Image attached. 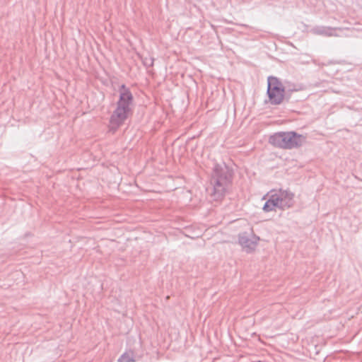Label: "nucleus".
<instances>
[{"label":"nucleus","instance_id":"nucleus-5","mask_svg":"<svg viewBox=\"0 0 362 362\" xmlns=\"http://www.w3.org/2000/svg\"><path fill=\"white\" fill-rule=\"evenodd\" d=\"M267 94L272 104H279L284 99L282 92H267Z\"/></svg>","mask_w":362,"mask_h":362},{"label":"nucleus","instance_id":"nucleus-6","mask_svg":"<svg viewBox=\"0 0 362 362\" xmlns=\"http://www.w3.org/2000/svg\"><path fill=\"white\" fill-rule=\"evenodd\" d=\"M276 206V205L275 204L274 201L271 197L270 199L265 203L263 209L264 211L268 212L274 210Z\"/></svg>","mask_w":362,"mask_h":362},{"label":"nucleus","instance_id":"nucleus-7","mask_svg":"<svg viewBox=\"0 0 362 362\" xmlns=\"http://www.w3.org/2000/svg\"><path fill=\"white\" fill-rule=\"evenodd\" d=\"M221 186L219 185V183H218L216 186H215V191L216 192H221V197H223V195L224 194L226 189L225 187L222 188V189H220Z\"/></svg>","mask_w":362,"mask_h":362},{"label":"nucleus","instance_id":"nucleus-3","mask_svg":"<svg viewBox=\"0 0 362 362\" xmlns=\"http://www.w3.org/2000/svg\"><path fill=\"white\" fill-rule=\"evenodd\" d=\"M272 197L276 206L283 208L290 205L293 195L288 192L280 190L272 194Z\"/></svg>","mask_w":362,"mask_h":362},{"label":"nucleus","instance_id":"nucleus-1","mask_svg":"<svg viewBox=\"0 0 362 362\" xmlns=\"http://www.w3.org/2000/svg\"><path fill=\"white\" fill-rule=\"evenodd\" d=\"M132 96L130 92H122L117 107L111 116L109 124L110 131L115 132L132 114Z\"/></svg>","mask_w":362,"mask_h":362},{"label":"nucleus","instance_id":"nucleus-4","mask_svg":"<svg viewBox=\"0 0 362 362\" xmlns=\"http://www.w3.org/2000/svg\"><path fill=\"white\" fill-rule=\"evenodd\" d=\"M281 89V83L277 78L272 76L268 78V90H282Z\"/></svg>","mask_w":362,"mask_h":362},{"label":"nucleus","instance_id":"nucleus-2","mask_svg":"<svg viewBox=\"0 0 362 362\" xmlns=\"http://www.w3.org/2000/svg\"><path fill=\"white\" fill-rule=\"evenodd\" d=\"M303 141L301 136L294 132H279L270 137V142L273 145L284 148H291L300 145Z\"/></svg>","mask_w":362,"mask_h":362},{"label":"nucleus","instance_id":"nucleus-8","mask_svg":"<svg viewBox=\"0 0 362 362\" xmlns=\"http://www.w3.org/2000/svg\"><path fill=\"white\" fill-rule=\"evenodd\" d=\"M120 361H121L122 362H126V361H125V356H122V357H121V358H120Z\"/></svg>","mask_w":362,"mask_h":362}]
</instances>
